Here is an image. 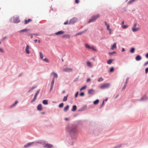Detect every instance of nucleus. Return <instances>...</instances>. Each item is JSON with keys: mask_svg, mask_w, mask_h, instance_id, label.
Wrapping results in <instances>:
<instances>
[{"mask_svg": "<svg viewBox=\"0 0 148 148\" xmlns=\"http://www.w3.org/2000/svg\"><path fill=\"white\" fill-rule=\"evenodd\" d=\"M68 131L71 136H73L75 134L77 133V131L74 127H70L68 128Z\"/></svg>", "mask_w": 148, "mask_h": 148, "instance_id": "obj_1", "label": "nucleus"}, {"mask_svg": "<svg viewBox=\"0 0 148 148\" xmlns=\"http://www.w3.org/2000/svg\"><path fill=\"white\" fill-rule=\"evenodd\" d=\"M100 16V15L99 14L95 15L92 16L91 18L89 20L88 22L90 23L91 22L95 21L97 18Z\"/></svg>", "mask_w": 148, "mask_h": 148, "instance_id": "obj_2", "label": "nucleus"}, {"mask_svg": "<svg viewBox=\"0 0 148 148\" xmlns=\"http://www.w3.org/2000/svg\"><path fill=\"white\" fill-rule=\"evenodd\" d=\"M110 85V83H105L101 84L99 88H100L101 89H104L106 88H108L109 87Z\"/></svg>", "mask_w": 148, "mask_h": 148, "instance_id": "obj_3", "label": "nucleus"}, {"mask_svg": "<svg viewBox=\"0 0 148 148\" xmlns=\"http://www.w3.org/2000/svg\"><path fill=\"white\" fill-rule=\"evenodd\" d=\"M137 25V23H135L133 26L132 30V31L134 32L138 31L140 29V27L136 28Z\"/></svg>", "mask_w": 148, "mask_h": 148, "instance_id": "obj_4", "label": "nucleus"}, {"mask_svg": "<svg viewBox=\"0 0 148 148\" xmlns=\"http://www.w3.org/2000/svg\"><path fill=\"white\" fill-rule=\"evenodd\" d=\"M53 147V146L50 144H47L44 146V147L45 148H52Z\"/></svg>", "mask_w": 148, "mask_h": 148, "instance_id": "obj_5", "label": "nucleus"}, {"mask_svg": "<svg viewBox=\"0 0 148 148\" xmlns=\"http://www.w3.org/2000/svg\"><path fill=\"white\" fill-rule=\"evenodd\" d=\"M29 46L28 45H27L26 47V48H25V51L26 53L27 54H29L30 53V52L29 51Z\"/></svg>", "mask_w": 148, "mask_h": 148, "instance_id": "obj_6", "label": "nucleus"}, {"mask_svg": "<svg viewBox=\"0 0 148 148\" xmlns=\"http://www.w3.org/2000/svg\"><path fill=\"white\" fill-rule=\"evenodd\" d=\"M63 71L66 72H70L72 71V69L70 68H68L64 69Z\"/></svg>", "mask_w": 148, "mask_h": 148, "instance_id": "obj_7", "label": "nucleus"}, {"mask_svg": "<svg viewBox=\"0 0 148 148\" xmlns=\"http://www.w3.org/2000/svg\"><path fill=\"white\" fill-rule=\"evenodd\" d=\"M94 90L92 89H89L88 90V93L90 94H92L94 93Z\"/></svg>", "mask_w": 148, "mask_h": 148, "instance_id": "obj_8", "label": "nucleus"}, {"mask_svg": "<svg viewBox=\"0 0 148 148\" xmlns=\"http://www.w3.org/2000/svg\"><path fill=\"white\" fill-rule=\"evenodd\" d=\"M64 33V31H60L55 33L56 35H60L63 34Z\"/></svg>", "mask_w": 148, "mask_h": 148, "instance_id": "obj_9", "label": "nucleus"}, {"mask_svg": "<svg viewBox=\"0 0 148 148\" xmlns=\"http://www.w3.org/2000/svg\"><path fill=\"white\" fill-rule=\"evenodd\" d=\"M37 110L41 111L42 110V105L41 104H39L37 107Z\"/></svg>", "mask_w": 148, "mask_h": 148, "instance_id": "obj_10", "label": "nucleus"}, {"mask_svg": "<svg viewBox=\"0 0 148 148\" xmlns=\"http://www.w3.org/2000/svg\"><path fill=\"white\" fill-rule=\"evenodd\" d=\"M13 21L14 23H18L20 21V20L19 18H16L14 19Z\"/></svg>", "mask_w": 148, "mask_h": 148, "instance_id": "obj_11", "label": "nucleus"}, {"mask_svg": "<svg viewBox=\"0 0 148 148\" xmlns=\"http://www.w3.org/2000/svg\"><path fill=\"white\" fill-rule=\"evenodd\" d=\"M141 57L140 55L137 56L135 58V59L137 61H139L141 60Z\"/></svg>", "mask_w": 148, "mask_h": 148, "instance_id": "obj_12", "label": "nucleus"}, {"mask_svg": "<svg viewBox=\"0 0 148 148\" xmlns=\"http://www.w3.org/2000/svg\"><path fill=\"white\" fill-rule=\"evenodd\" d=\"M116 42L114 43L111 47V49L112 50H113L114 49L116 48Z\"/></svg>", "mask_w": 148, "mask_h": 148, "instance_id": "obj_13", "label": "nucleus"}, {"mask_svg": "<svg viewBox=\"0 0 148 148\" xmlns=\"http://www.w3.org/2000/svg\"><path fill=\"white\" fill-rule=\"evenodd\" d=\"M32 21V20L30 19H29L28 20H25V24H26L28 23L29 22L31 21Z\"/></svg>", "mask_w": 148, "mask_h": 148, "instance_id": "obj_14", "label": "nucleus"}, {"mask_svg": "<svg viewBox=\"0 0 148 148\" xmlns=\"http://www.w3.org/2000/svg\"><path fill=\"white\" fill-rule=\"evenodd\" d=\"M32 143H28L27 144L24 145V147L25 148H26L27 147H28L29 146H30V145H31Z\"/></svg>", "mask_w": 148, "mask_h": 148, "instance_id": "obj_15", "label": "nucleus"}, {"mask_svg": "<svg viewBox=\"0 0 148 148\" xmlns=\"http://www.w3.org/2000/svg\"><path fill=\"white\" fill-rule=\"evenodd\" d=\"M51 74H53V75L54 77L53 78H57L58 77L57 74L54 72H53Z\"/></svg>", "mask_w": 148, "mask_h": 148, "instance_id": "obj_16", "label": "nucleus"}, {"mask_svg": "<svg viewBox=\"0 0 148 148\" xmlns=\"http://www.w3.org/2000/svg\"><path fill=\"white\" fill-rule=\"evenodd\" d=\"M68 96V94H67V95L66 96H65L63 99V101H66L67 100V97Z\"/></svg>", "mask_w": 148, "mask_h": 148, "instance_id": "obj_17", "label": "nucleus"}, {"mask_svg": "<svg viewBox=\"0 0 148 148\" xmlns=\"http://www.w3.org/2000/svg\"><path fill=\"white\" fill-rule=\"evenodd\" d=\"M62 37L63 38H70V36L68 34H65Z\"/></svg>", "mask_w": 148, "mask_h": 148, "instance_id": "obj_18", "label": "nucleus"}, {"mask_svg": "<svg viewBox=\"0 0 148 148\" xmlns=\"http://www.w3.org/2000/svg\"><path fill=\"white\" fill-rule=\"evenodd\" d=\"M48 100H44L42 101V103L43 104L45 105H47L48 104Z\"/></svg>", "mask_w": 148, "mask_h": 148, "instance_id": "obj_19", "label": "nucleus"}, {"mask_svg": "<svg viewBox=\"0 0 148 148\" xmlns=\"http://www.w3.org/2000/svg\"><path fill=\"white\" fill-rule=\"evenodd\" d=\"M77 109V106L75 105L73 106V108L72 110L73 111H75Z\"/></svg>", "mask_w": 148, "mask_h": 148, "instance_id": "obj_20", "label": "nucleus"}, {"mask_svg": "<svg viewBox=\"0 0 148 148\" xmlns=\"http://www.w3.org/2000/svg\"><path fill=\"white\" fill-rule=\"evenodd\" d=\"M87 65L90 67H92V64H91L90 62H87Z\"/></svg>", "mask_w": 148, "mask_h": 148, "instance_id": "obj_21", "label": "nucleus"}, {"mask_svg": "<svg viewBox=\"0 0 148 148\" xmlns=\"http://www.w3.org/2000/svg\"><path fill=\"white\" fill-rule=\"evenodd\" d=\"M69 106L68 105L66 107H65L64 108V110L65 111H66L68 110L69 109Z\"/></svg>", "mask_w": 148, "mask_h": 148, "instance_id": "obj_22", "label": "nucleus"}, {"mask_svg": "<svg viewBox=\"0 0 148 148\" xmlns=\"http://www.w3.org/2000/svg\"><path fill=\"white\" fill-rule=\"evenodd\" d=\"M77 20V19L75 18H73L70 20V22L71 23H74L75 21H76Z\"/></svg>", "mask_w": 148, "mask_h": 148, "instance_id": "obj_23", "label": "nucleus"}, {"mask_svg": "<svg viewBox=\"0 0 148 148\" xmlns=\"http://www.w3.org/2000/svg\"><path fill=\"white\" fill-rule=\"evenodd\" d=\"M112 61L113 60L112 59H109L107 61V63L108 64H110L112 63Z\"/></svg>", "mask_w": 148, "mask_h": 148, "instance_id": "obj_24", "label": "nucleus"}, {"mask_svg": "<svg viewBox=\"0 0 148 148\" xmlns=\"http://www.w3.org/2000/svg\"><path fill=\"white\" fill-rule=\"evenodd\" d=\"M40 57V58L41 59H42L43 58V55L41 52H39Z\"/></svg>", "mask_w": 148, "mask_h": 148, "instance_id": "obj_25", "label": "nucleus"}, {"mask_svg": "<svg viewBox=\"0 0 148 148\" xmlns=\"http://www.w3.org/2000/svg\"><path fill=\"white\" fill-rule=\"evenodd\" d=\"M85 47L86 48H87L88 49H90L91 48V47H90L89 45L87 43H86L85 44Z\"/></svg>", "mask_w": 148, "mask_h": 148, "instance_id": "obj_26", "label": "nucleus"}, {"mask_svg": "<svg viewBox=\"0 0 148 148\" xmlns=\"http://www.w3.org/2000/svg\"><path fill=\"white\" fill-rule=\"evenodd\" d=\"M103 79L102 77H100L98 79L97 81L98 82H100L103 81Z\"/></svg>", "mask_w": 148, "mask_h": 148, "instance_id": "obj_27", "label": "nucleus"}, {"mask_svg": "<svg viewBox=\"0 0 148 148\" xmlns=\"http://www.w3.org/2000/svg\"><path fill=\"white\" fill-rule=\"evenodd\" d=\"M86 88V86H84L82 87L80 89V91H82L83 90L85 89Z\"/></svg>", "mask_w": 148, "mask_h": 148, "instance_id": "obj_28", "label": "nucleus"}, {"mask_svg": "<svg viewBox=\"0 0 148 148\" xmlns=\"http://www.w3.org/2000/svg\"><path fill=\"white\" fill-rule=\"evenodd\" d=\"M27 31V29H23V30L20 31H19V32L20 33H21V32H26Z\"/></svg>", "mask_w": 148, "mask_h": 148, "instance_id": "obj_29", "label": "nucleus"}, {"mask_svg": "<svg viewBox=\"0 0 148 148\" xmlns=\"http://www.w3.org/2000/svg\"><path fill=\"white\" fill-rule=\"evenodd\" d=\"M37 96V95L35 94L34 97V99L31 101V102H32L33 101H35V100L36 99Z\"/></svg>", "mask_w": 148, "mask_h": 148, "instance_id": "obj_30", "label": "nucleus"}, {"mask_svg": "<svg viewBox=\"0 0 148 148\" xmlns=\"http://www.w3.org/2000/svg\"><path fill=\"white\" fill-rule=\"evenodd\" d=\"M135 49L134 48H132L130 50V52L131 53H134V52Z\"/></svg>", "mask_w": 148, "mask_h": 148, "instance_id": "obj_31", "label": "nucleus"}, {"mask_svg": "<svg viewBox=\"0 0 148 148\" xmlns=\"http://www.w3.org/2000/svg\"><path fill=\"white\" fill-rule=\"evenodd\" d=\"M54 78H53L52 79V80L51 82V86H53L54 84Z\"/></svg>", "mask_w": 148, "mask_h": 148, "instance_id": "obj_32", "label": "nucleus"}, {"mask_svg": "<svg viewBox=\"0 0 148 148\" xmlns=\"http://www.w3.org/2000/svg\"><path fill=\"white\" fill-rule=\"evenodd\" d=\"M147 99L146 97L145 96H143L140 99V100H143L146 99Z\"/></svg>", "mask_w": 148, "mask_h": 148, "instance_id": "obj_33", "label": "nucleus"}, {"mask_svg": "<svg viewBox=\"0 0 148 148\" xmlns=\"http://www.w3.org/2000/svg\"><path fill=\"white\" fill-rule=\"evenodd\" d=\"M99 102V100L97 99L93 102V103L94 104H97Z\"/></svg>", "mask_w": 148, "mask_h": 148, "instance_id": "obj_34", "label": "nucleus"}, {"mask_svg": "<svg viewBox=\"0 0 148 148\" xmlns=\"http://www.w3.org/2000/svg\"><path fill=\"white\" fill-rule=\"evenodd\" d=\"M64 104L63 103H61L60 104L59 106V107L60 108H62L63 107V106Z\"/></svg>", "mask_w": 148, "mask_h": 148, "instance_id": "obj_35", "label": "nucleus"}, {"mask_svg": "<svg viewBox=\"0 0 148 148\" xmlns=\"http://www.w3.org/2000/svg\"><path fill=\"white\" fill-rule=\"evenodd\" d=\"M122 27L123 29H126L127 28L128 26L127 25H123L122 26Z\"/></svg>", "mask_w": 148, "mask_h": 148, "instance_id": "obj_36", "label": "nucleus"}, {"mask_svg": "<svg viewBox=\"0 0 148 148\" xmlns=\"http://www.w3.org/2000/svg\"><path fill=\"white\" fill-rule=\"evenodd\" d=\"M114 71V68L113 67H111L110 69V72H112Z\"/></svg>", "mask_w": 148, "mask_h": 148, "instance_id": "obj_37", "label": "nucleus"}, {"mask_svg": "<svg viewBox=\"0 0 148 148\" xmlns=\"http://www.w3.org/2000/svg\"><path fill=\"white\" fill-rule=\"evenodd\" d=\"M43 60L46 62H49L47 58H45Z\"/></svg>", "mask_w": 148, "mask_h": 148, "instance_id": "obj_38", "label": "nucleus"}, {"mask_svg": "<svg viewBox=\"0 0 148 148\" xmlns=\"http://www.w3.org/2000/svg\"><path fill=\"white\" fill-rule=\"evenodd\" d=\"M90 49H92L94 51H97V49H95L94 47L92 46V47H91V48Z\"/></svg>", "mask_w": 148, "mask_h": 148, "instance_id": "obj_39", "label": "nucleus"}, {"mask_svg": "<svg viewBox=\"0 0 148 148\" xmlns=\"http://www.w3.org/2000/svg\"><path fill=\"white\" fill-rule=\"evenodd\" d=\"M83 33V32H80L76 34V36H77L79 35H80L82 34Z\"/></svg>", "mask_w": 148, "mask_h": 148, "instance_id": "obj_40", "label": "nucleus"}, {"mask_svg": "<svg viewBox=\"0 0 148 148\" xmlns=\"http://www.w3.org/2000/svg\"><path fill=\"white\" fill-rule=\"evenodd\" d=\"M18 103V101H15V103L13 104H12V106H14L16 104Z\"/></svg>", "mask_w": 148, "mask_h": 148, "instance_id": "obj_41", "label": "nucleus"}, {"mask_svg": "<svg viewBox=\"0 0 148 148\" xmlns=\"http://www.w3.org/2000/svg\"><path fill=\"white\" fill-rule=\"evenodd\" d=\"M40 91V90H37L35 94L38 96V95L39 94V93Z\"/></svg>", "mask_w": 148, "mask_h": 148, "instance_id": "obj_42", "label": "nucleus"}, {"mask_svg": "<svg viewBox=\"0 0 148 148\" xmlns=\"http://www.w3.org/2000/svg\"><path fill=\"white\" fill-rule=\"evenodd\" d=\"M80 95L81 96H83L84 95V93L83 92H82L80 93Z\"/></svg>", "mask_w": 148, "mask_h": 148, "instance_id": "obj_43", "label": "nucleus"}, {"mask_svg": "<svg viewBox=\"0 0 148 148\" xmlns=\"http://www.w3.org/2000/svg\"><path fill=\"white\" fill-rule=\"evenodd\" d=\"M145 72L146 73H147L148 72V68H146L145 70Z\"/></svg>", "mask_w": 148, "mask_h": 148, "instance_id": "obj_44", "label": "nucleus"}, {"mask_svg": "<svg viewBox=\"0 0 148 148\" xmlns=\"http://www.w3.org/2000/svg\"><path fill=\"white\" fill-rule=\"evenodd\" d=\"M107 29L108 30L111 29L110 28L109 25H108V26L107 27Z\"/></svg>", "mask_w": 148, "mask_h": 148, "instance_id": "obj_45", "label": "nucleus"}, {"mask_svg": "<svg viewBox=\"0 0 148 148\" xmlns=\"http://www.w3.org/2000/svg\"><path fill=\"white\" fill-rule=\"evenodd\" d=\"M0 51L2 53L4 52V51L2 48H0Z\"/></svg>", "mask_w": 148, "mask_h": 148, "instance_id": "obj_46", "label": "nucleus"}, {"mask_svg": "<svg viewBox=\"0 0 148 148\" xmlns=\"http://www.w3.org/2000/svg\"><path fill=\"white\" fill-rule=\"evenodd\" d=\"M128 79L127 78L126 80V81L125 82V84H126V85H127V84L128 82Z\"/></svg>", "mask_w": 148, "mask_h": 148, "instance_id": "obj_47", "label": "nucleus"}, {"mask_svg": "<svg viewBox=\"0 0 148 148\" xmlns=\"http://www.w3.org/2000/svg\"><path fill=\"white\" fill-rule=\"evenodd\" d=\"M147 64H148V61L146 62L144 64V66H145L147 65Z\"/></svg>", "mask_w": 148, "mask_h": 148, "instance_id": "obj_48", "label": "nucleus"}, {"mask_svg": "<svg viewBox=\"0 0 148 148\" xmlns=\"http://www.w3.org/2000/svg\"><path fill=\"white\" fill-rule=\"evenodd\" d=\"M75 2L76 3H78L79 2V0H75Z\"/></svg>", "mask_w": 148, "mask_h": 148, "instance_id": "obj_49", "label": "nucleus"}, {"mask_svg": "<svg viewBox=\"0 0 148 148\" xmlns=\"http://www.w3.org/2000/svg\"><path fill=\"white\" fill-rule=\"evenodd\" d=\"M68 21H66V22H65L64 23V25H67V24H68Z\"/></svg>", "mask_w": 148, "mask_h": 148, "instance_id": "obj_50", "label": "nucleus"}, {"mask_svg": "<svg viewBox=\"0 0 148 148\" xmlns=\"http://www.w3.org/2000/svg\"><path fill=\"white\" fill-rule=\"evenodd\" d=\"M78 94V92H77L75 95V97H77Z\"/></svg>", "mask_w": 148, "mask_h": 148, "instance_id": "obj_51", "label": "nucleus"}, {"mask_svg": "<svg viewBox=\"0 0 148 148\" xmlns=\"http://www.w3.org/2000/svg\"><path fill=\"white\" fill-rule=\"evenodd\" d=\"M105 24L106 27H107L108 25H109L106 22H105Z\"/></svg>", "mask_w": 148, "mask_h": 148, "instance_id": "obj_52", "label": "nucleus"}, {"mask_svg": "<svg viewBox=\"0 0 148 148\" xmlns=\"http://www.w3.org/2000/svg\"><path fill=\"white\" fill-rule=\"evenodd\" d=\"M105 24L106 27H107L108 25H109L106 22H105Z\"/></svg>", "mask_w": 148, "mask_h": 148, "instance_id": "obj_53", "label": "nucleus"}, {"mask_svg": "<svg viewBox=\"0 0 148 148\" xmlns=\"http://www.w3.org/2000/svg\"><path fill=\"white\" fill-rule=\"evenodd\" d=\"M90 81V78L86 80V82H89Z\"/></svg>", "mask_w": 148, "mask_h": 148, "instance_id": "obj_54", "label": "nucleus"}, {"mask_svg": "<svg viewBox=\"0 0 148 148\" xmlns=\"http://www.w3.org/2000/svg\"><path fill=\"white\" fill-rule=\"evenodd\" d=\"M126 84H125L124 85V87H123V90H124L125 88V87H126Z\"/></svg>", "mask_w": 148, "mask_h": 148, "instance_id": "obj_55", "label": "nucleus"}, {"mask_svg": "<svg viewBox=\"0 0 148 148\" xmlns=\"http://www.w3.org/2000/svg\"><path fill=\"white\" fill-rule=\"evenodd\" d=\"M104 102V101L103 100L102 102V104L101 106V108L102 107V106L103 105Z\"/></svg>", "mask_w": 148, "mask_h": 148, "instance_id": "obj_56", "label": "nucleus"}, {"mask_svg": "<svg viewBox=\"0 0 148 148\" xmlns=\"http://www.w3.org/2000/svg\"><path fill=\"white\" fill-rule=\"evenodd\" d=\"M53 86H51V88H50V91H51L52 90Z\"/></svg>", "mask_w": 148, "mask_h": 148, "instance_id": "obj_57", "label": "nucleus"}, {"mask_svg": "<svg viewBox=\"0 0 148 148\" xmlns=\"http://www.w3.org/2000/svg\"><path fill=\"white\" fill-rule=\"evenodd\" d=\"M146 58H148V53L146 54Z\"/></svg>", "mask_w": 148, "mask_h": 148, "instance_id": "obj_58", "label": "nucleus"}, {"mask_svg": "<svg viewBox=\"0 0 148 148\" xmlns=\"http://www.w3.org/2000/svg\"><path fill=\"white\" fill-rule=\"evenodd\" d=\"M33 35H34L35 36H37L39 35V34H34Z\"/></svg>", "mask_w": 148, "mask_h": 148, "instance_id": "obj_59", "label": "nucleus"}, {"mask_svg": "<svg viewBox=\"0 0 148 148\" xmlns=\"http://www.w3.org/2000/svg\"><path fill=\"white\" fill-rule=\"evenodd\" d=\"M124 21H123L122 22V26H123V25H124Z\"/></svg>", "mask_w": 148, "mask_h": 148, "instance_id": "obj_60", "label": "nucleus"}, {"mask_svg": "<svg viewBox=\"0 0 148 148\" xmlns=\"http://www.w3.org/2000/svg\"><path fill=\"white\" fill-rule=\"evenodd\" d=\"M34 41L35 42H36L38 41V40L37 39H35L34 40Z\"/></svg>", "mask_w": 148, "mask_h": 148, "instance_id": "obj_61", "label": "nucleus"}, {"mask_svg": "<svg viewBox=\"0 0 148 148\" xmlns=\"http://www.w3.org/2000/svg\"><path fill=\"white\" fill-rule=\"evenodd\" d=\"M109 34H111V29H110V30H109Z\"/></svg>", "mask_w": 148, "mask_h": 148, "instance_id": "obj_62", "label": "nucleus"}, {"mask_svg": "<svg viewBox=\"0 0 148 148\" xmlns=\"http://www.w3.org/2000/svg\"><path fill=\"white\" fill-rule=\"evenodd\" d=\"M125 51V49L124 48H123L122 49V51Z\"/></svg>", "mask_w": 148, "mask_h": 148, "instance_id": "obj_63", "label": "nucleus"}, {"mask_svg": "<svg viewBox=\"0 0 148 148\" xmlns=\"http://www.w3.org/2000/svg\"><path fill=\"white\" fill-rule=\"evenodd\" d=\"M65 120H69V119L68 118H66L65 119Z\"/></svg>", "mask_w": 148, "mask_h": 148, "instance_id": "obj_64", "label": "nucleus"}]
</instances>
